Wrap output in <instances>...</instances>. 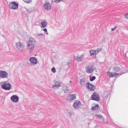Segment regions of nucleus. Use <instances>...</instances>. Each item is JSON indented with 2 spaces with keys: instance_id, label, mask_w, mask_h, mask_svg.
I'll list each match as a JSON object with an SVG mask.
<instances>
[{
  "instance_id": "nucleus-19",
  "label": "nucleus",
  "mask_w": 128,
  "mask_h": 128,
  "mask_svg": "<svg viewBox=\"0 0 128 128\" xmlns=\"http://www.w3.org/2000/svg\"><path fill=\"white\" fill-rule=\"evenodd\" d=\"M122 74L121 73H117L116 72H113V76L112 78L114 77H116L118 75L120 76L122 75Z\"/></svg>"
},
{
  "instance_id": "nucleus-13",
  "label": "nucleus",
  "mask_w": 128,
  "mask_h": 128,
  "mask_svg": "<svg viewBox=\"0 0 128 128\" xmlns=\"http://www.w3.org/2000/svg\"><path fill=\"white\" fill-rule=\"evenodd\" d=\"M10 99L12 102H16L18 101L19 98L18 97V96L14 95L11 97Z\"/></svg>"
},
{
  "instance_id": "nucleus-27",
  "label": "nucleus",
  "mask_w": 128,
  "mask_h": 128,
  "mask_svg": "<svg viewBox=\"0 0 128 128\" xmlns=\"http://www.w3.org/2000/svg\"><path fill=\"white\" fill-rule=\"evenodd\" d=\"M83 60V58L82 57H78V61H81L82 60Z\"/></svg>"
},
{
  "instance_id": "nucleus-26",
  "label": "nucleus",
  "mask_w": 128,
  "mask_h": 128,
  "mask_svg": "<svg viewBox=\"0 0 128 128\" xmlns=\"http://www.w3.org/2000/svg\"><path fill=\"white\" fill-rule=\"evenodd\" d=\"M23 1L26 3H29L30 2L31 0H23Z\"/></svg>"
},
{
  "instance_id": "nucleus-24",
  "label": "nucleus",
  "mask_w": 128,
  "mask_h": 128,
  "mask_svg": "<svg viewBox=\"0 0 128 128\" xmlns=\"http://www.w3.org/2000/svg\"><path fill=\"white\" fill-rule=\"evenodd\" d=\"M89 77L90 78V80L91 81H93L95 80L96 78L95 76H92L91 78V76H90Z\"/></svg>"
},
{
  "instance_id": "nucleus-6",
  "label": "nucleus",
  "mask_w": 128,
  "mask_h": 128,
  "mask_svg": "<svg viewBox=\"0 0 128 128\" xmlns=\"http://www.w3.org/2000/svg\"><path fill=\"white\" fill-rule=\"evenodd\" d=\"M16 48L19 50H22L24 47L23 44L20 42H18L16 43Z\"/></svg>"
},
{
  "instance_id": "nucleus-4",
  "label": "nucleus",
  "mask_w": 128,
  "mask_h": 128,
  "mask_svg": "<svg viewBox=\"0 0 128 128\" xmlns=\"http://www.w3.org/2000/svg\"><path fill=\"white\" fill-rule=\"evenodd\" d=\"M91 98L92 100L98 101L100 100L99 94L97 93L94 92Z\"/></svg>"
},
{
  "instance_id": "nucleus-20",
  "label": "nucleus",
  "mask_w": 128,
  "mask_h": 128,
  "mask_svg": "<svg viewBox=\"0 0 128 128\" xmlns=\"http://www.w3.org/2000/svg\"><path fill=\"white\" fill-rule=\"evenodd\" d=\"M99 107V105L98 104L92 107L91 109L92 110H96L98 109Z\"/></svg>"
},
{
  "instance_id": "nucleus-29",
  "label": "nucleus",
  "mask_w": 128,
  "mask_h": 128,
  "mask_svg": "<svg viewBox=\"0 0 128 128\" xmlns=\"http://www.w3.org/2000/svg\"><path fill=\"white\" fill-rule=\"evenodd\" d=\"M62 1V0H55L54 2L58 3Z\"/></svg>"
},
{
  "instance_id": "nucleus-11",
  "label": "nucleus",
  "mask_w": 128,
  "mask_h": 128,
  "mask_svg": "<svg viewBox=\"0 0 128 128\" xmlns=\"http://www.w3.org/2000/svg\"><path fill=\"white\" fill-rule=\"evenodd\" d=\"M31 64H36L38 63V60L36 58L33 57L31 58L29 60Z\"/></svg>"
},
{
  "instance_id": "nucleus-21",
  "label": "nucleus",
  "mask_w": 128,
  "mask_h": 128,
  "mask_svg": "<svg viewBox=\"0 0 128 128\" xmlns=\"http://www.w3.org/2000/svg\"><path fill=\"white\" fill-rule=\"evenodd\" d=\"M95 52L94 50H90V55L92 56V55H94L95 54Z\"/></svg>"
},
{
  "instance_id": "nucleus-18",
  "label": "nucleus",
  "mask_w": 128,
  "mask_h": 128,
  "mask_svg": "<svg viewBox=\"0 0 128 128\" xmlns=\"http://www.w3.org/2000/svg\"><path fill=\"white\" fill-rule=\"evenodd\" d=\"M85 79L84 78H82L80 79V84L81 86H84L85 83Z\"/></svg>"
},
{
  "instance_id": "nucleus-3",
  "label": "nucleus",
  "mask_w": 128,
  "mask_h": 128,
  "mask_svg": "<svg viewBox=\"0 0 128 128\" xmlns=\"http://www.w3.org/2000/svg\"><path fill=\"white\" fill-rule=\"evenodd\" d=\"M18 4H16L15 2H12L9 3L8 6L10 9L16 10L18 9Z\"/></svg>"
},
{
  "instance_id": "nucleus-25",
  "label": "nucleus",
  "mask_w": 128,
  "mask_h": 128,
  "mask_svg": "<svg viewBox=\"0 0 128 128\" xmlns=\"http://www.w3.org/2000/svg\"><path fill=\"white\" fill-rule=\"evenodd\" d=\"M95 116L97 118H99L100 119L102 118V116H101L100 115H98V114H96L95 115Z\"/></svg>"
},
{
  "instance_id": "nucleus-16",
  "label": "nucleus",
  "mask_w": 128,
  "mask_h": 128,
  "mask_svg": "<svg viewBox=\"0 0 128 128\" xmlns=\"http://www.w3.org/2000/svg\"><path fill=\"white\" fill-rule=\"evenodd\" d=\"M41 24L43 28H44L46 27L48 23L45 20L42 21L41 22Z\"/></svg>"
},
{
  "instance_id": "nucleus-8",
  "label": "nucleus",
  "mask_w": 128,
  "mask_h": 128,
  "mask_svg": "<svg viewBox=\"0 0 128 128\" xmlns=\"http://www.w3.org/2000/svg\"><path fill=\"white\" fill-rule=\"evenodd\" d=\"M8 74L6 71L0 70V78H6L8 76Z\"/></svg>"
},
{
  "instance_id": "nucleus-2",
  "label": "nucleus",
  "mask_w": 128,
  "mask_h": 128,
  "mask_svg": "<svg viewBox=\"0 0 128 128\" xmlns=\"http://www.w3.org/2000/svg\"><path fill=\"white\" fill-rule=\"evenodd\" d=\"M1 88L5 90H10L12 88L11 84L7 82H4L1 86Z\"/></svg>"
},
{
  "instance_id": "nucleus-30",
  "label": "nucleus",
  "mask_w": 128,
  "mask_h": 128,
  "mask_svg": "<svg viewBox=\"0 0 128 128\" xmlns=\"http://www.w3.org/2000/svg\"><path fill=\"white\" fill-rule=\"evenodd\" d=\"M66 65L67 66L68 68H69L70 67V62H68L66 64Z\"/></svg>"
},
{
  "instance_id": "nucleus-36",
  "label": "nucleus",
  "mask_w": 128,
  "mask_h": 128,
  "mask_svg": "<svg viewBox=\"0 0 128 128\" xmlns=\"http://www.w3.org/2000/svg\"><path fill=\"white\" fill-rule=\"evenodd\" d=\"M72 82V81H70V84Z\"/></svg>"
},
{
  "instance_id": "nucleus-33",
  "label": "nucleus",
  "mask_w": 128,
  "mask_h": 128,
  "mask_svg": "<svg viewBox=\"0 0 128 128\" xmlns=\"http://www.w3.org/2000/svg\"><path fill=\"white\" fill-rule=\"evenodd\" d=\"M125 17L127 18H128V13L126 15Z\"/></svg>"
},
{
  "instance_id": "nucleus-22",
  "label": "nucleus",
  "mask_w": 128,
  "mask_h": 128,
  "mask_svg": "<svg viewBox=\"0 0 128 128\" xmlns=\"http://www.w3.org/2000/svg\"><path fill=\"white\" fill-rule=\"evenodd\" d=\"M107 74L110 78H112L113 73H112L110 72H108Z\"/></svg>"
},
{
  "instance_id": "nucleus-14",
  "label": "nucleus",
  "mask_w": 128,
  "mask_h": 128,
  "mask_svg": "<svg viewBox=\"0 0 128 128\" xmlns=\"http://www.w3.org/2000/svg\"><path fill=\"white\" fill-rule=\"evenodd\" d=\"M44 6L45 9L47 10H50L51 7V5L48 2H46L45 3L44 5Z\"/></svg>"
},
{
  "instance_id": "nucleus-5",
  "label": "nucleus",
  "mask_w": 128,
  "mask_h": 128,
  "mask_svg": "<svg viewBox=\"0 0 128 128\" xmlns=\"http://www.w3.org/2000/svg\"><path fill=\"white\" fill-rule=\"evenodd\" d=\"M81 106V102L78 100H76L74 103L73 106L74 108L78 109L80 108Z\"/></svg>"
},
{
  "instance_id": "nucleus-7",
  "label": "nucleus",
  "mask_w": 128,
  "mask_h": 128,
  "mask_svg": "<svg viewBox=\"0 0 128 128\" xmlns=\"http://www.w3.org/2000/svg\"><path fill=\"white\" fill-rule=\"evenodd\" d=\"M86 87L88 89L91 91H94L95 89V86L90 82H87L86 85Z\"/></svg>"
},
{
  "instance_id": "nucleus-9",
  "label": "nucleus",
  "mask_w": 128,
  "mask_h": 128,
  "mask_svg": "<svg viewBox=\"0 0 128 128\" xmlns=\"http://www.w3.org/2000/svg\"><path fill=\"white\" fill-rule=\"evenodd\" d=\"M93 66L90 65L87 66L86 68V71L87 73H91L94 70L92 69Z\"/></svg>"
},
{
  "instance_id": "nucleus-28",
  "label": "nucleus",
  "mask_w": 128,
  "mask_h": 128,
  "mask_svg": "<svg viewBox=\"0 0 128 128\" xmlns=\"http://www.w3.org/2000/svg\"><path fill=\"white\" fill-rule=\"evenodd\" d=\"M51 70L52 72L54 73L56 72V70L55 68H52Z\"/></svg>"
},
{
  "instance_id": "nucleus-39",
  "label": "nucleus",
  "mask_w": 128,
  "mask_h": 128,
  "mask_svg": "<svg viewBox=\"0 0 128 128\" xmlns=\"http://www.w3.org/2000/svg\"><path fill=\"white\" fill-rule=\"evenodd\" d=\"M27 10V11H28V10Z\"/></svg>"
},
{
  "instance_id": "nucleus-37",
  "label": "nucleus",
  "mask_w": 128,
  "mask_h": 128,
  "mask_svg": "<svg viewBox=\"0 0 128 128\" xmlns=\"http://www.w3.org/2000/svg\"><path fill=\"white\" fill-rule=\"evenodd\" d=\"M46 34H48V33H46Z\"/></svg>"
},
{
  "instance_id": "nucleus-35",
  "label": "nucleus",
  "mask_w": 128,
  "mask_h": 128,
  "mask_svg": "<svg viewBox=\"0 0 128 128\" xmlns=\"http://www.w3.org/2000/svg\"><path fill=\"white\" fill-rule=\"evenodd\" d=\"M43 34H38L37 36H43Z\"/></svg>"
},
{
  "instance_id": "nucleus-38",
  "label": "nucleus",
  "mask_w": 128,
  "mask_h": 128,
  "mask_svg": "<svg viewBox=\"0 0 128 128\" xmlns=\"http://www.w3.org/2000/svg\"><path fill=\"white\" fill-rule=\"evenodd\" d=\"M107 96H108V95H107Z\"/></svg>"
},
{
  "instance_id": "nucleus-12",
  "label": "nucleus",
  "mask_w": 128,
  "mask_h": 128,
  "mask_svg": "<svg viewBox=\"0 0 128 128\" xmlns=\"http://www.w3.org/2000/svg\"><path fill=\"white\" fill-rule=\"evenodd\" d=\"M112 70L114 72H118L119 73H121L122 74L124 73L122 70L118 67H114Z\"/></svg>"
},
{
  "instance_id": "nucleus-34",
  "label": "nucleus",
  "mask_w": 128,
  "mask_h": 128,
  "mask_svg": "<svg viewBox=\"0 0 128 128\" xmlns=\"http://www.w3.org/2000/svg\"><path fill=\"white\" fill-rule=\"evenodd\" d=\"M43 30L44 32H47V30L46 28L44 29Z\"/></svg>"
},
{
  "instance_id": "nucleus-23",
  "label": "nucleus",
  "mask_w": 128,
  "mask_h": 128,
  "mask_svg": "<svg viewBox=\"0 0 128 128\" xmlns=\"http://www.w3.org/2000/svg\"><path fill=\"white\" fill-rule=\"evenodd\" d=\"M102 50V48H100L97 49L96 50H94V51L95 52V55H96L99 52L101 51Z\"/></svg>"
},
{
  "instance_id": "nucleus-31",
  "label": "nucleus",
  "mask_w": 128,
  "mask_h": 128,
  "mask_svg": "<svg viewBox=\"0 0 128 128\" xmlns=\"http://www.w3.org/2000/svg\"><path fill=\"white\" fill-rule=\"evenodd\" d=\"M116 28V26H115L114 28L112 29V31L114 30Z\"/></svg>"
},
{
  "instance_id": "nucleus-17",
  "label": "nucleus",
  "mask_w": 128,
  "mask_h": 128,
  "mask_svg": "<svg viewBox=\"0 0 128 128\" xmlns=\"http://www.w3.org/2000/svg\"><path fill=\"white\" fill-rule=\"evenodd\" d=\"M63 90L64 91V92L65 93H67L70 91V90L68 89L67 86L64 87L63 88Z\"/></svg>"
},
{
  "instance_id": "nucleus-32",
  "label": "nucleus",
  "mask_w": 128,
  "mask_h": 128,
  "mask_svg": "<svg viewBox=\"0 0 128 128\" xmlns=\"http://www.w3.org/2000/svg\"><path fill=\"white\" fill-rule=\"evenodd\" d=\"M78 56H74V59L76 60H78Z\"/></svg>"
},
{
  "instance_id": "nucleus-1",
  "label": "nucleus",
  "mask_w": 128,
  "mask_h": 128,
  "mask_svg": "<svg viewBox=\"0 0 128 128\" xmlns=\"http://www.w3.org/2000/svg\"><path fill=\"white\" fill-rule=\"evenodd\" d=\"M35 44V40L34 38H30L27 42V46L30 53H31L34 50Z\"/></svg>"
},
{
  "instance_id": "nucleus-15",
  "label": "nucleus",
  "mask_w": 128,
  "mask_h": 128,
  "mask_svg": "<svg viewBox=\"0 0 128 128\" xmlns=\"http://www.w3.org/2000/svg\"><path fill=\"white\" fill-rule=\"evenodd\" d=\"M55 85L52 86V88H58L60 86V82H58L57 81H54Z\"/></svg>"
},
{
  "instance_id": "nucleus-10",
  "label": "nucleus",
  "mask_w": 128,
  "mask_h": 128,
  "mask_svg": "<svg viewBox=\"0 0 128 128\" xmlns=\"http://www.w3.org/2000/svg\"><path fill=\"white\" fill-rule=\"evenodd\" d=\"M67 100L70 102H72V100H74L76 99V95L75 94H70L67 97Z\"/></svg>"
}]
</instances>
